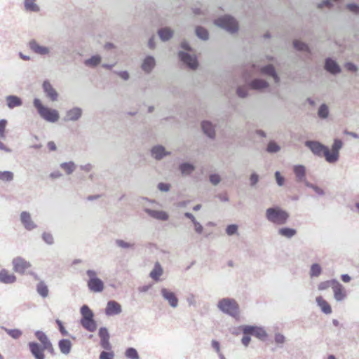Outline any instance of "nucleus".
I'll use <instances>...</instances> for the list:
<instances>
[{
	"instance_id": "obj_1",
	"label": "nucleus",
	"mask_w": 359,
	"mask_h": 359,
	"mask_svg": "<svg viewBox=\"0 0 359 359\" xmlns=\"http://www.w3.org/2000/svg\"><path fill=\"white\" fill-rule=\"evenodd\" d=\"M306 145L315 155L324 156L329 163H334L339 158V151L342 147V142L336 139L332 144L331 150L317 141H306Z\"/></svg>"
},
{
	"instance_id": "obj_19",
	"label": "nucleus",
	"mask_w": 359,
	"mask_h": 359,
	"mask_svg": "<svg viewBox=\"0 0 359 359\" xmlns=\"http://www.w3.org/2000/svg\"><path fill=\"white\" fill-rule=\"evenodd\" d=\"M81 325L88 332H95L97 329V323L94 318L90 319H81Z\"/></svg>"
},
{
	"instance_id": "obj_44",
	"label": "nucleus",
	"mask_w": 359,
	"mask_h": 359,
	"mask_svg": "<svg viewBox=\"0 0 359 359\" xmlns=\"http://www.w3.org/2000/svg\"><path fill=\"white\" fill-rule=\"evenodd\" d=\"M43 241L48 245H53L55 243L53 235L50 232H43L42 233Z\"/></svg>"
},
{
	"instance_id": "obj_52",
	"label": "nucleus",
	"mask_w": 359,
	"mask_h": 359,
	"mask_svg": "<svg viewBox=\"0 0 359 359\" xmlns=\"http://www.w3.org/2000/svg\"><path fill=\"white\" fill-rule=\"evenodd\" d=\"M329 114V109H327V106L325 104H323L320 106L318 110V115L320 117L326 118Z\"/></svg>"
},
{
	"instance_id": "obj_6",
	"label": "nucleus",
	"mask_w": 359,
	"mask_h": 359,
	"mask_svg": "<svg viewBox=\"0 0 359 359\" xmlns=\"http://www.w3.org/2000/svg\"><path fill=\"white\" fill-rule=\"evenodd\" d=\"M215 24L231 33L236 32L238 30V22L229 15L216 19Z\"/></svg>"
},
{
	"instance_id": "obj_13",
	"label": "nucleus",
	"mask_w": 359,
	"mask_h": 359,
	"mask_svg": "<svg viewBox=\"0 0 359 359\" xmlns=\"http://www.w3.org/2000/svg\"><path fill=\"white\" fill-rule=\"evenodd\" d=\"M28 346L35 359H45L43 351L46 349L43 346L36 342H29Z\"/></svg>"
},
{
	"instance_id": "obj_22",
	"label": "nucleus",
	"mask_w": 359,
	"mask_h": 359,
	"mask_svg": "<svg viewBox=\"0 0 359 359\" xmlns=\"http://www.w3.org/2000/svg\"><path fill=\"white\" fill-rule=\"evenodd\" d=\"M72 346L69 339H61L58 342V347L62 354H68L71 351Z\"/></svg>"
},
{
	"instance_id": "obj_59",
	"label": "nucleus",
	"mask_w": 359,
	"mask_h": 359,
	"mask_svg": "<svg viewBox=\"0 0 359 359\" xmlns=\"http://www.w3.org/2000/svg\"><path fill=\"white\" fill-rule=\"evenodd\" d=\"M56 323L57 324V325L59 327V330H60V333L64 336L68 335V332L66 330V329L65 328V327L63 326L62 321L60 320H56Z\"/></svg>"
},
{
	"instance_id": "obj_40",
	"label": "nucleus",
	"mask_w": 359,
	"mask_h": 359,
	"mask_svg": "<svg viewBox=\"0 0 359 359\" xmlns=\"http://www.w3.org/2000/svg\"><path fill=\"white\" fill-rule=\"evenodd\" d=\"M60 167L66 172L67 174L69 175L74 171L76 165L73 162H66L62 163L60 165Z\"/></svg>"
},
{
	"instance_id": "obj_50",
	"label": "nucleus",
	"mask_w": 359,
	"mask_h": 359,
	"mask_svg": "<svg viewBox=\"0 0 359 359\" xmlns=\"http://www.w3.org/2000/svg\"><path fill=\"white\" fill-rule=\"evenodd\" d=\"M294 46L295 48L299 50L300 51H308V46L304 43L299 41H294Z\"/></svg>"
},
{
	"instance_id": "obj_45",
	"label": "nucleus",
	"mask_w": 359,
	"mask_h": 359,
	"mask_svg": "<svg viewBox=\"0 0 359 359\" xmlns=\"http://www.w3.org/2000/svg\"><path fill=\"white\" fill-rule=\"evenodd\" d=\"M196 34L199 38L202 39H207L209 36L208 32L205 29L202 28V27H196Z\"/></svg>"
},
{
	"instance_id": "obj_14",
	"label": "nucleus",
	"mask_w": 359,
	"mask_h": 359,
	"mask_svg": "<svg viewBox=\"0 0 359 359\" xmlns=\"http://www.w3.org/2000/svg\"><path fill=\"white\" fill-rule=\"evenodd\" d=\"M35 336L37 338V339L41 343V346H43V348L50 351L53 350V347L51 342L50 341L48 337L45 333H43V331H36Z\"/></svg>"
},
{
	"instance_id": "obj_63",
	"label": "nucleus",
	"mask_w": 359,
	"mask_h": 359,
	"mask_svg": "<svg viewBox=\"0 0 359 359\" xmlns=\"http://www.w3.org/2000/svg\"><path fill=\"white\" fill-rule=\"evenodd\" d=\"M237 94H238V96H239L240 97H245V96H246V95H247L245 88H243V87H239V88L237 89Z\"/></svg>"
},
{
	"instance_id": "obj_9",
	"label": "nucleus",
	"mask_w": 359,
	"mask_h": 359,
	"mask_svg": "<svg viewBox=\"0 0 359 359\" xmlns=\"http://www.w3.org/2000/svg\"><path fill=\"white\" fill-rule=\"evenodd\" d=\"M122 312V306L119 302L115 300H109L107 302L104 309V313L107 316H117Z\"/></svg>"
},
{
	"instance_id": "obj_3",
	"label": "nucleus",
	"mask_w": 359,
	"mask_h": 359,
	"mask_svg": "<svg viewBox=\"0 0 359 359\" xmlns=\"http://www.w3.org/2000/svg\"><path fill=\"white\" fill-rule=\"evenodd\" d=\"M34 107L43 120L50 123H55L59 118V114L56 109L43 105L39 99L34 100Z\"/></svg>"
},
{
	"instance_id": "obj_28",
	"label": "nucleus",
	"mask_w": 359,
	"mask_h": 359,
	"mask_svg": "<svg viewBox=\"0 0 359 359\" xmlns=\"http://www.w3.org/2000/svg\"><path fill=\"white\" fill-rule=\"evenodd\" d=\"M294 172L298 181H304L305 180V167L302 165H297L294 166Z\"/></svg>"
},
{
	"instance_id": "obj_27",
	"label": "nucleus",
	"mask_w": 359,
	"mask_h": 359,
	"mask_svg": "<svg viewBox=\"0 0 359 359\" xmlns=\"http://www.w3.org/2000/svg\"><path fill=\"white\" fill-rule=\"evenodd\" d=\"M37 293L43 298L48 296L49 290L43 281H40L36 285Z\"/></svg>"
},
{
	"instance_id": "obj_55",
	"label": "nucleus",
	"mask_w": 359,
	"mask_h": 359,
	"mask_svg": "<svg viewBox=\"0 0 359 359\" xmlns=\"http://www.w3.org/2000/svg\"><path fill=\"white\" fill-rule=\"evenodd\" d=\"M274 339L276 344L281 345L284 344L285 341V337L280 333H276Z\"/></svg>"
},
{
	"instance_id": "obj_17",
	"label": "nucleus",
	"mask_w": 359,
	"mask_h": 359,
	"mask_svg": "<svg viewBox=\"0 0 359 359\" xmlns=\"http://www.w3.org/2000/svg\"><path fill=\"white\" fill-rule=\"evenodd\" d=\"M43 88L47 96L51 101L54 102L57 100V93L48 81L43 82Z\"/></svg>"
},
{
	"instance_id": "obj_53",
	"label": "nucleus",
	"mask_w": 359,
	"mask_h": 359,
	"mask_svg": "<svg viewBox=\"0 0 359 359\" xmlns=\"http://www.w3.org/2000/svg\"><path fill=\"white\" fill-rule=\"evenodd\" d=\"M266 150L270 153L277 152L280 150V147L275 142H270L268 144Z\"/></svg>"
},
{
	"instance_id": "obj_24",
	"label": "nucleus",
	"mask_w": 359,
	"mask_h": 359,
	"mask_svg": "<svg viewBox=\"0 0 359 359\" xmlns=\"http://www.w3.org/2000/svg\"><path fill=\"white\" fill-rule=\"evenodd\" d=\"M325 69L330 74H338L340 72V67L336 62L331 59H327L325 62Z\"/></svg>"
},
{
	"instance_id": "obj_60",
	"label": "nucleus",
	"mask_w": 359,
	"mask_h": 359,
	"mask_svg": "<svg viewBox=\"0 0 359 359\" xmlns=\"http://www.w3.org/2000/svg\"><path fill=\"white\" fill-rule=\"evenodd\" d=\"M347 8L349 11L353 13H359V6L355 5V4H349L347 6Z\"/></svg>"
},
{
	"instance_id": "obj_12",
	"label": "nucleus",
	"mask_w": 359,
	"mask_h": 359,
	"mask_svg": "<svg viewBox=\"0 0 359 359\" xmlns=\"http://www.w3.org/2000/svg\"><path fill=\"white\" fill-rule=\"evenodd\" d=\"M99 337L101 339V341H100L101 347L107 351L110 350L111 348V345L109 343V334L108 332V330L105 327H100Z\"/></svg>"
},
{
	"instance_id": "obj_30",
	"label": "nucleus",
	"mask_w": 359,
	"mask_h": 359,
	"mask_svg": "<svg viewBox=\"0 0 359 359\" xmlns=\"http://www.w3.org/2000/svg\"><path fill=\"white\" fill-rule=\"evenodd\" d=\"M202 129L208 136L210 137H214L215 135V131L214 130V127L210 122H203L202 123Z\"/></svg>"
},
{
	"instance_id": "obj_26",
	"label": "nucleus",
	"mask_w": 359,
	"mask_h": 359,
	"mask_svg": "<svg viewBox=\"0 0 359 359\" xmlns=\"http://www.w3.org/2000/svg\"><path fill=\"white\" fill-rule=\"evenodd\" d=\"M81 115V110L79 108H74L67 112L66 118L67 120H71L72 121H75V120H78L79 118Z\"/></svg>"
},
{
	"instance_id": "obj_39",
	"label": "nucleus",
	"mask_w": 359,
	"mask_h": 359,
	"mask_svg": "<svg viewBox=\"0 0 359 359\" xmlns=\"http://www.w3.org/2000/svg\"><path fill=\"white\" fill-rule=\"evenodd\" d=\"M158 35L163 41H167L172 36V32L170 29L164 28L158 31Z\"/></svg>"
},
{
	"instance_id": "obj_33",
	"label": "nucleus",
	"mask_w": 359,
	"mask_h": 359,
	"mask_svg": "<svg viewBox=\"0 0 359 359\" xmlns=\"http://www.w3.org/2000/svg\"><path fill=\"white\" fill-rule=\"evenodd\" d=\"M296 230L292 228L283 227L278 230L279 234L284 238H292L296 234Z\"/></svg>"
},
{
	"instance_id": "obj_36",
	"label": "nucleus",
	"mask_w": 359,
	"mask_h": 359,
	"mask_svg": "<svg viewBox=\"0 0 359 359\" xmlns=\"http://www.w3.org/2000/svg\"><path fill=\"white\" fill-rule=\"evenodd\" d=\"M154 59L151 57H147L145 58L142 67L145 72H149L154 67Z\"/></svg>"
},
{
	"instance_id": "obj_29",
	"label": "nucleus",
	"mask_w": 359,
	"mask_h": 359,
	"mask_svg": "<svg viewBox=\"0 0 359 359\" xmlns=\"http://www.w3.org/2000/svg\"><path fill=\"white\" fill-rule=\"evenodd\" d=\"M80 313L82 316L81 319H90L94 318V313L86 304L81 306L80 308Z\"/></svg>"
},
{
	"instance_id": "obj_37",
	"label": "nucleus",
	"mask_w": 359,
	"mask_h": 359,
	"mask_svg": "<svg viewBox=\"0 0 359 359\" xmlns=\"http://www.w3.org/2000/svg\"><path fill=\"white\" fill-rule=\"evenodd\" d=\"M36 0H25V9L28 11L31 12H37L39 11V8L36 4L35 3Z\"/></svg>"
},
{
	"instance_id": "obj_35",
	"label": "nucleus",
	"mask_w": 359,
	"mask_h": 359,
	"mask_svg": "<svg viewBox=\"0 0 359 359\" xmlns=\"http://www.w3.org/2000/svg\"><path fill=\"white\" fill-rule=\"evenodd\" d=\"M125 357L128 359H140L137 351L133 347H129L126 349Z\"/></svg>"
},
{
	"instance_id": "obj_56",
	"label": "nucleus",
	"mask_w": 359,
	"mask_h": 359,
	"mask_svg": "<svg viewBox=\"0 0 359 359\" xmlns=\"http://www.w3.org/2000/svg\"><path fill=\"white\" fill-rule=\"evenodd\" d=\"M113 352L103 351L102 353H100V359H113Z\"/></svg>"
},
{
	"instance_id": "obj_48",
	"label": "nucleus",
	"mask_w": 359,
	"mask_h": 359,
	"mask_svg": "<svg viewBox=\"0 0 359 359\" xmlns=\"http://www.w3.org/2000/svg\"><path fill=\"white\" fill-rule=\"evenodd\" d=\"M20 220L21 222L24 224H29V223L32 222L30 213H28V212L26 211L22 212L20 215Z\"/></svg>"
},
{
	"instance_id": "obj_34",
	"label": "nucleus",
	"mask_w": 359,
	"mask_h": 359,
	"mask_svg": "<svg viewBox=\"0 0 359 359\" xmlns=\"http://www.w3.org/2000/svg\"><path fill=\"white\" fill-rule=\"evenodd\" d=\"M7 103L9 108H14L15 107L20 106L22 104V101L18 97H15V95H9L7 97Z\"/></svg>"
},
{
	"instance_id": "obj_11",
	"label": "nucleus",
	"mask_w": 359,
	"mask_h": 359,
	"mask_svg": "<svg viewBox=\"0 0 359 359\" xmlns=\"http://www.w3.org/2000/svg\"><path fill=\"white\" fill-rule=\"evenodd\" d=\"M334 299L337 302H341L344 300L347 297L346 291L342 284L337 280L334 282V285L332 288Z\"/></svg>"
},
{
	"instance_id": "obj_62",
	"label": "nucleus",
	"mask_w": 359,
	"mask_h": 359,
	"mask_svg": "<svg viewBox=\"0 0 359 359\" xmlns=\"http://www.w3.org/2000/svg\"><path fill=\"white\" fill-rule=\"evenodd\" d=\"M250 341H251V338L249 335L244 334V336L241 339V343L245 346H248L249 345Z\"/></svg>"
},
{
	"instance_id": "obj_10",
	"label": "nucleus",
	"mask_w": 359,
	"mask_h": 359,
	"mask_svg": "<svg viewBox=\"0 0 359 359\" xmlns=\"http://www.w3.org/2000/svg\"><path fill=\"white\" fill-rule=\"evenodd\" d=\"M161 294L163 298L168 302V305L170 308H176L178 306L179 300L175 292L168 288L163 287L161 290Z\"/></svg>"
},
{
	"instance_id": "obj_54",
	"label": "nucleus",
	"mask_w": 359,
	"mask_h": 359,
	"mask_svg": "<svg viewBox=\"0 0 359 359\" xmlns=\"http://www.w3.org/2000/svg\"><path fill=\"white\" fill-rule=\"evenodd\" d=\"M186 300L189 306H196L197 302L196 299V297L193 294H189L187 297Z\"/></svg>"
},
{
	"instance_id": "obj_16",
	"label": "nucleus",
	"mask_w": 359,
	"mask_h": 359,
	"mask_svg": "<svg viewBox=\"0 0 359 359\" xmlns=\"http://www.w3.org/2000/svg\"><path fill=\"white\" fill-rule=\"evenodd\" d=\"M16 276L6 269L0 271V281L4 284H13L15 282Z\"/></svg>"
},
{
	"instance_id": "obj_25",
	"label": "nucleus",
	"mask_w": 359,
	"mask_h": 359,
	"mask_svg": "<svg viewBox=\"0 0 359 359\" xmlns=\"http://www.w3.org/2000/svg\"><path fill=\"white\" fill-rule=\"evenodd\" d=\"M261 72L262 74H265L266 75L272 76L275 82L278 83L279 81V78L277 76L275 69L272 65H267L261 68Z\"/></svg>"
},
{
	"instance_id": "obj_8",
	"label": "nucleus",
	"mask_w": 359,
	"mask_h": 359,
	"mask_svg": "<svg viewBox=\"0 0 359 359\" xmlns=\"http://www.w3.org/2000/svg\"><path fill=\"white\" fill-rule=\"evenodd\" d=\"M13 269L15 272L23 274L25 271L32 267V264L29 261H26L22 257H16L12 260Z\"/></svg>"
},
{
	"instance_id": "obj_58",
	"label": "nucleus",
	"mask_w": 359,
	"mask_h": 359,
	"mask_svg": "<svg viewBox=\"0 0 359 359\" xmlns=\"http://www.w3.org/2000/svg\"><path fill=\"white\" fill-rule=\"evenodd\" d=\"M211 344L217 355H218V354H221L222 352L220 351L219 343L217 341L213 339L211 342Z\"/></svg>"
},
{
	"instance_id": "obj_46",
	"label": "nucleus",
	"mask_w": 359,
	"mask_h": 359,
	"mask_svg": "<svg viewBox=\"0 0 359 359\" xmlns=\"http://www.w3.org/2000/svg\"><path fill=\"white\" fill-rule=\"evenodd\" d=\"M194 169V167L190 163H183L180 165V170L183 175L191 173Z\"/></svg>"
},
{
	"instance_id": "obj_43",
	"label": "nucleus",
	"mask_w": 359,
	"mask_h": 359,
	"mask_svg": "<svg viewBox=\"0 0 359 359\" xmlns=\"http://www.w3.org/2000/svg\"><path fill=\"white\" fill-rule=\"evenodd\" d=\"M102 58L99 55H94L88 60L85 61L87 66L95 67L100 64Z\"/></svg>"
},
{
	"instance_id": "obj_5",
	"label": "nucleus",
	"mask_w": 359,
	"mask_h": 359,
	"mask_svg": "<svg viewBox=\"0 0 359 359\" xmlns=\"http://www.w3.org/2000/svg\"><path fill=\"white\" fill-rule=\"evenodd\" d=\"M266 216L268 220L273 223H284L288 215L280 208H270L266 210Z\"/></svg>"
},
{
	"instance_id": "obj_21",
	"label": "nucleus",
	"mask_w": 359,
	"mask_h": 359,
	"mask_svg": "<svg viewBox=\"0 0 359 359\" xmlns=\"http://www.w3.org/2000/svg\"><path fill=\"white\" fill-rule=\"evenodd\" d=\"M149 215L153 218L165 221L168 219V213L165 211L146 210Z\"/></svg>"
},
{
	"instance_id": "obj_20",
	"label": "nucleus",
	"mask_w": 359,
	"mask_h": 359,
	"mask_svg": "<svg viewBox=\"0 0 359 359\" xmlns=\"http://www.w3.org/2000/svg\"><path fill=\"white\" fill-rule=\"evenodd\" d=\"M316 302L324 313L329 315L332 313L330 305L322 297L320 296L316 297Z\"/></svg>"
},
{
	"instance_id": "obj_31",
	"label": "nucleus",
	"mask_w": 359,
	"mask_h": 359,
	"mask_svg": "<svg viewBox=\"0 0 359 359\" xmlns=\"http://www.w3.org/2000/svg\"><path fill=\"white\" fill-rule=\"evenodd\" d=\"M151 155L156 159H161L167 155V153L163 147H155L151 149Z\"/></svg>"
},
{
	"instance_id": "obj_7",
	"label": "nucleus",
	"mask_w": 359,
	"mask_h": 359,
	"mask_svg": "<svg viewBox=\"0 0 359 359\" xmlns=\"http://www.w3.org/2000/svg\"><path fill=\"white\" fill-rule=\"evenodd\" d=\"M243 334L252 335L261 341L266 340L268 334L263 327L256 325H242L241 327Z\"/></svg>"
},
{
	"instance_id": "obj_38",
	"label": "nucleus",
	"mask_w": 359,
	"mask_h": 359,
	"mask_svg": "<svg viewBox=\"0 0 359 359\" xmlns=\"http://www.w3.org/2000/svg\"><path fill=\"white\" fill-rule=\"evenodd\" d=\"M322 273V268L318 264H313L311 266L309 274L311 277H318Z\"/></svg>"
},
{
	"instance_id": "obj_61",
	"label": "nucleus",
	"mask_w": 359,
	"mask_h": 359,
	"mask_svg": "<svg viewBox=\"0 0 359 359\" xmlns=\"http://www.w3.org/2000/svg\"><path fill=\"white\" fill-rule=\"evenodd\" d=\"M275 175H276V179L277 183L280 186H282L284 184V178H283V177L281 176V175H280V173L279 172H276Z\"/></svg>"
},
{
	"instance_id": "obj_51",
	"label": "nucleus",
	"mask_w": 359,
	"mask_h": 359,
	"mask_svg": "<svg viewBox=\"0 0 359 359\" xmlns=\"http://www.w3.org/2000/svg\"><path fill=\"white\" fill-rule=\"evenodd\" d=\"M116 244L119 248H123V249L130 248H132L133 246V243L126 242V241H124L123 240H116Z\"/></svg>"
},
{
	"instance_id": "obj_41",
	"label": "nucleus",
	"mask_w": 359,
	"mask_h": 359,
	"mask_svg": "<svg viewBox=\"0 0 359 359\" xmlns=\"http://www.w3.org/2000/svg\"><path fill=\"white\" fill-rule=\"evenodd\" d=\"M250 86L253 89L260 90V89H262V88H264L267 87L268 84H267L266 82H265L263 80L257 79V80L253 81L250 83Z\"/></svg>"
},
{
	"instance_id": "obj_18",
	"label": "nucleus",
	"mask_w": 359,
	"mask_h": 359,
	"mask_svg": "<svg viewBox=\"0 0 359 359\" xmlns=\"http://www.w3.org/2000/svg\"><path fill=\"white\" fill-rule=\"evenodd\" d=\"M163 273V269L158 262L155 263L153 269L149 273V277L156 281L160 280Z\"/></svg>"
},
{
	"instance_id": "obj_42",
	"label": "nucleus",
	"mask_w": 359,
	"mask_h": 359,
	"mask_svg": "<svg viewBox=\"0 0 359 359\" xmlns=\"http://www.w3.org/2000/svg\"><path fill=\"white\" fill-rule=\"evenodd\" d=\"M336 279H330V280H327L325 281H322L319 283L318 285V290H325L327 289H328L329 287H331L332 288L333 285H334V282L335 281Z\"/></svg>"
},
{
	"instance_id": "obj_47",
	"label": "nucleus",
	"mask_w": 359,
	"mask_h": 359,
	"mask_svg": "<svg viewBox=\"0 0 359 359\" xmlns=\"http://www.w3.org/2000/svg\"><path fill=\"white\" fill-rule=\"evenodd\" d=\"M13 178V174L10 171L0 172V180L2 181H12Z\"/></svg>"
},
{
	"instance_id": "obj_64",
	"label": "nucleus",
	"mask_w": 359,
	"mask_h": 359,
	"mask_svg": "<svg viewBox=\"0 0 359 359\" xmlns=\"http://www.w3.org/2000/svg\"><path fill=\"white\" fill-rule=\"evenodd\" d=\"M220 180L219 176L217 175H212L210 176V181L213 184H217Z\"/></svg>"
},
{
	"instance_id": "obj_57",
	"label": "nucleus",
	"mask_w": 359,
	"mask_h": 359,
	"mask_svg": "<svg viewBox=\"0 0 359 359\" xmlns=\"http://www.w3.org/2000/svg\"><path fill=\"white\" fill-rule=\"evenodd\" d=\"M226 232L228 235H233L238 232V226H227Z\"/></svg>"
},
{
	"instance_id": "obj_32",
	"label": "nucleus",
	"mask_w": 359,
	"mask_h": 359,
	"mask_svg": "<svg viewBox=\"0 0 359 359\" xmlns=\"http://www.w3.org/2000/svg\"><path fill=\"white\" fill-rule=\"evenodd\" d=\"M1 328L10 337L14 339H19L22 334V332L20 330H17V328H15L14 330H9V328L4 326H2Z\"/></svg>"
},
{
	"instance_id": "obj_15",
	"label": "nucleus",
	"mask_w": 359,
	"mask_h": 359,
	"mask_svg": "<svg viewBox=\"0 0 359 359\" xmlns=\"http://www.w3.org/2000/svg\"><path fill=\"white\" fill-rule=\"evenodd\" d=\"M180 60L185 64H187L191 69H196L198 66L196 58L194 56H191L189 54L184 53L180 52L179 53Z\"/></svg>"
},
{
	"instance_id": "obj_2",
	"label": "nucleus",
	"mask_w": 359,
	"mask_h": 359,
	"mask_svg": "<svg viewBox=\"0 0 359 359\" xmlns=\"http://www.w3.org/2000/svg\"><path fill=\"white\" fill-rule=\"evenodd\" d=\"M217 307L222 313L232 317H236L239 314V304L233 298L221 299L218 301Z\"/></svg>"
},
{
	"instance_id": "obj_49",
	"label": "nucleus",
	"mask_w": 359,
	"mask_h": 359,
	"mask_svg": "<svg viewBox=\"0 0 359 359\" xmlns=\"http://www.w3.org/2000/svg\"><path fill=\"white\" fill-rule=\"evenodd\" d=\"M7 121L6 119L0 120V137L4 138L6 136V128L7 126Z\"/></svg>"
},
{
	"instance_id": "obj_23",
	"label": "nucleus",
	"mask_w": 359,
	"mask_h": 359,
	"mask_svg": "<svg viewBox=\"0 0 359 359\" xmlns=\"http://www.w3.org/2000/svg\"><path fill=\"white\" fill-rule=\"evenodd\" d=\"M29 46L37 54L46 55L49 51L47 47L40 46L35 41H30Z\"/></svg>"
},
{
	"instance_id": "obj_4",
	"label": "nucleus",
	"mask_w": 359,
	"mask_h": 359,
	"mask_svg": "<svg viewBox=\"0 0 359 359\" xmlns=\"http://www.w3.org/2000/svg\"><path fill=\"white\" fill-rule=\"evenodd\" d=\"M86 273L88 276L87 286L88 290L95 293L103 292L104 283L102 279L98 277L97 272L94 269H88Z\"/></svg>"
}]
</instances>
